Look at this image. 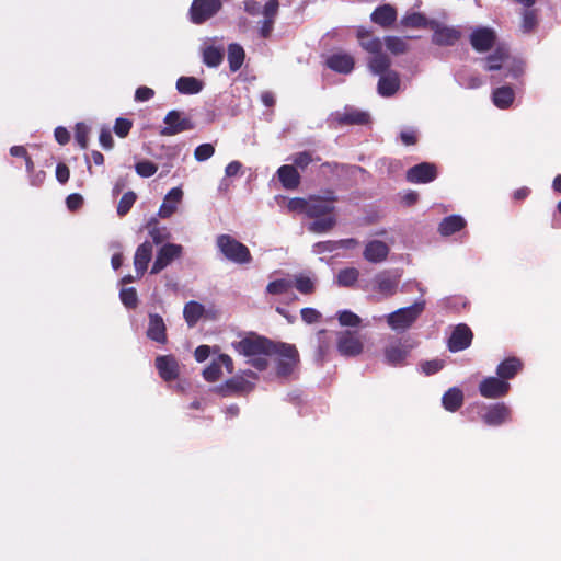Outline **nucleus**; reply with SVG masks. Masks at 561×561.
<instances>
[{"instance_id": "obj_1", "label": "nucleus", "mask_w": 561, "mask_h": 561, "mask_svg": "<svg viewBox=\"0 0 561 561\" xmlns=\"http://www.w3.org/2000/svg\"><path fill=\"white\" fill-rule=\"evenodd\" d=\"M276 344L264 336L249 333L240 341L233 342L232 346L237 353L248 358L250 365L264 370L268 366L267 357L273 355Z\"/></svg>"}, {"instance_id": "obj_2", "label": "nucleus", "mask_w": 561, "mask_h": 561, "mask_svg": "<svg viewBox=\"0 0 561 561\" xmlns=\"http://www.w3.org/2000/svg\"><path fill=\"white\" fill-rule=\"evenodd\" d=\"M335 201L336 197L332 193H328L325 196H309L307 216L314 219L308 226L309 231L325 233L336 225Z\"/></svg>"}, {"instance_id": "obj_3", "label": "nucleus", "mask_w": 561, "mask_h": 561, "mask_svg": "<svg viewBox=\"0 0 561 561\" xmlns=\"http://www.w3.org/2000/svg\"><path fill=\"white\" fill-rule=\"evenodd\" d=\"M216 245L228 261L236 264H249L252 261L248 247L230 234H219L216 238Z\"/></svg>"}, {"instance_id": "obj_4", "label": "nucleus", "mask_w": 561, "mask_h": 561, "mask_svg": "<svg viewBox=\"0 0 561 561\" xmlns=\"http://www.w3.org/2000/svg\"><path fill=\"white\" fill-rule=\"evenodd\" d=\"M486 70H500L505 71L504 77L519 78L525 70V65L519 59L510 58L506 49L497 48L494 54L486 57Z\"/></svg>"}, {"instance_id": "obj_5", "label": "nucleus", "mask_w": 561, "mask_h": 561, "mask_svg": "<svg viewBox=\"0 0 561 561\" xmlns=\"http://www.w3.org/2000/svg\"><path fill=\"white\" fill-rule=\"evenodd\" d=\"M425 302L423 300L414 302L412 306L400 308L387 314L386 321L393 331H404L412 327L421 313L424 311Z\"/></svg>"}, {"instance_id": "obj_6", "label": "nucleus", "mask_w": 561, "mask_h": 561, "mask_svg": "<svg viewBox=\"0 0 561 561\" xmlns=\"http://www.w3.org/2000/svg\"><path fill=\"white\" fill-rule=\"evenodd\" d=\"M279 356L277 362V375L280 377L289 376L297 367L299 362L298 351L295 345L277 343L273 355Z\"/></svg>"}, {"instance_id": "obj_7", "label": "nucleus", "mask_w": 561, "mask_h": 561, "mask_svg": "<svg viewBox=\"0 0 561 561\" xmlns=\"http://www.w3.org/2000/svg\"><path fill=\"white\" fill-rule=\"evenodd\" d=\"M220 8V0H194L190 9L191 21L195 24L204 23L214 16Z\"/></svg>"}, {"instance_id": "obj_8", "label": "nucleus", "mask_w": 561, "mask_h": 561, "mask_svg": "<svg viewBox=\"0 0 561 561\" xmlns=\"http://www.w3.org/2000/svg\"><path fill=\"white\" fill-rule=\"evenodd\" d=\"M165 126L160 130L161 136H173L194 128L192 121L179 111H170L164 117Z\"/></svg>"}, {"instance_id": "obj_9", "label": "nucleus", "mask_w": 561, "mask_h": 561, "mask_svg": "<svg viewBox=\"0 0 561 561\" xmlns=\"http://www.w3.org/2000/svg\"><path fill=\"white\" fill-rule=\"evenodd\" d=\"M400 283V275L393 272L383 271L378 273L373 279V290L388 298L397 293Z\"/></svg>"}, {"instance_id": "obj_10", "label": "nucleus", "mask_w": 561, "mask_h": 561, "mask_svg": "<svg viewBox=\"0 0 561 561\" xmlns=\"http://www.w3.org/2000/svg\"><path fill=\"white\" fill-rule=\"evenodd\" d=\"M182 245L175 243H167L162 245L157 253V257L151 267V274H158L164 270L171 262L181 256Z\"/></svg>"}, {"instance_id": "obj_11", "label": "nucleus", "mask_w": 561, "mask_h": 561, "mask_svg": "<svg viewBox=\"0 0 561 561\" xmlns=\"http://www.w3.org/2000/svg\"><path fill=\"white\" fill-rule=\"evenodd\" d=\"M430 27L434 31L433 43L439 46H451L461 36V32L457 27L440 25L436 21H431Z\"/></svg>"}, {"instance_id": "obj_12", "label": "nucleus", "mask_w": 561, "mask_h": 561, "mask_svg": "<svg viewBox=\"0 0 561 561\" xmlns=\"http://www.w3.org/2000/svg\"><path fill=\"white\" fill-rule=\"evenodd\" d=\"M510 383L500 377H486L479 385V392L488 399L504 397L510 391Z\"/></svg>"}, {"instance_id": "obj_13", "label": "nucleus", "mask_w": 561, "mask_h": 561, "mask_svg": "<svg viewBox=\"0 0 561 561\" xmlns=\"http://www.w3.org/2000/svg\"><path fill=\"white\" fill-rule=\"evenodd\" d=\"M495 32L491 27L480 26L472 31L470 43L477 51H486L494 45Z\"/></svg>"}, {"instance_id": "obj_14", "label": "nucleus", "mask_w": 561, "mask_h": 561, "mask_svg": "<svg viewBox=\"0 0 561 561\" xmlns=\"http://www.w3.org/2000/svg\"><path fill=\"white\" fill-rule=\"evenodd\" d=\"M332 119L339 125H364L369 122V115L352 106H346L342 112L333 113Z\"/></svg>"}, {"instance_id": "obj_15", "label": "nucleus", "mask_w": 561, "mask_h": 561, "mask_svg": "<svg viewBox=\"0 0 561 561\" xmlns=\"http://www.w3.org/2000/svg\"><path fill=\"white\" fill-rule=\"evenodd\" d=\"M472 336H473L472 332L468 325L458 324L454 329V331L448 340L449 351L455 353V352L466 350L467 347L470 346Z\"/></svg>"}, {"instance_id": "obj_16", "label": "nucleus", "mask_w": 561, "mask_h": 561, "mask_svg": "<svg viewBox=\"0 0 561 561\" xmlns=\"http://www.w3.org/2000/svg\"><path fill=\"white\" fill-rule=\"evenodd\" d=\"M436 176V167L428 162L414 165L407 172V180L411 183H428L434 181Z\"/></svg>"}, {"instance_id": "obj_17", "label": "nucleus", "mask_w": 561, "mask_h": 561, "mask_svg": "<svg viewBox=\"0 0 561 561\" xmlns=\"http://www.w3.org/2000/svg\"><path fill=\"white\" fill-rule=\"evenodd\" d=\"M337 351L343 356H356L362 353L363 343L356 334L345 331L339 336Z\"/></svg>"}, {"instance_id": "obj_18", "label": "nucleus", "mask_w": 561, "mask_h": 561, "mask_svg": "<svg viewBox=\"0 0 561 561\" xmlns=\"http://www.w3.org/2000/svg\"><path fill=\"white\" fill-rule=\"evenodd\" d=\"M278 7L279 3L277 0H268L265 3L262 12L264 19L260 22L259 27V33L261 37L267 38L271 36L274 28L275 19L278 13Z\"/></svg>"}, {"instance_id": "obj_19", "label": "nucleus", "mask_w": 561, "mask_h": 561, "mask_svg": "<svg viewBox=\"0 0 561 561\" xmlns=\"http://www.w3.org/2000/svg\"><path fill=\"white\" fill-rule=\"evenodd\" d=\"M412 347L413 345L409 344L408 341H394L390 343L385 350L387 363L393 366L401 365L405 360Z\"/></svg>"}, {"instance_id": "obj_20", "label": "nucleus", "mask_w": 561, "mask_h": 561, "mask_svg": "<svg viewBox=\"0 0 561 561\" xmlns=\"http://www.w3.org/2000/svg\"><path fill=\"white\" fill-rule=\"evenodd\" d=\"M226 367L227 371L231 374L233 371V362L229 355L221 354L213 363L203 370L204 378L214 382L217 381L221 376V367Z\"/></svg>"}, {"instance_id": "obj_21", "label": "nucleus", "mask_w": 561, "mask_h": 561, "mask_svg": "<svg viewBox=\"0 0 561 561\" xmlns=\"http://www.w3.org/2000/svg\"><path fill=\"white\" fill-rule=\"evenodd\" d=\"M482 419L488 425L499 426L511 420V409L503 402L492 404L483 414Z\"/></svg>"}, {"instance_id": "obj_22", "label": "nucleus", "mask_w": 561, "mask_h": 561, "mask_svg": "<svg viewBox=\"0 0 561 561\" xmlns=\"http://www.w3.org/2000/svg\"><path fill=\"white\" fill-rule=\"evenodd\" d=\"M354 58L351 54L337 51L327 58V66L340 73H350L354 68Z\"/></svg>"}, {"instance_id": "obj_23", "label": "nucleus", "mask_w": 561, "mask_h": 561, "mask_svg": "<svg viewBox=\"0 0 561 561\" xmlns=\"http://www.w3.org/2000/svg\"><path fill=\"white\" fill-rule=\"evenodd\" d=\"M167 328L161 316L157 313H149V323L147 329V336L153 342L159 344L167 343Z\"/></svg>"}, {"instance_id": "obj_24", "label": "nucleus", "mask_w": 561, "mask_h": 561, "mask_svg": "<svg viewBox=\"0 0 561 561\" xmlns=\"http://www.w3.org/2000/svg\"><path fill=\"white\" fill-rule=\"evenodd\" d=\"M183 191L180 187H173L165 195L162 205L159 208L158 215L161 218L171 217L178 209V206L182 202Z\"/></svg>"}, {"instance_id": "obj_25", "label": "nucleus", "mask_w": 561, "mask_h": 561, "mask_svg": "<svg viewBox=\"0 0 561 561\" xmlns=\"http://www.w3.org/2000/svg\"><path fill=\"white\" fill-rule=\"evenodd\" d=\"M389 251L388 244L373 240L366 244L363 255L370 263H381L387 259Z\"/></svg>"}, {"instance_id": "obj_26", "label": "nucleus", "mask_w": 561, "mask_h": 561, "mask_svg": "<svg viewBox=\"0 0 561 561\" xmlns=\"http://www.w3.org/2000/svg\"><path fill=\"white\" fill-rule=\"evenodd\" d=\"M151 259L152 243L150 241H145L136 249L134 256V266L138 277L144 275Z\"/></svg>"}, {"instance_id": "obj_27", "label": "nucleus", "mask_w": 561, "mask_h": 561, "mask_svg": "<svg viewBox=\"0 0 561 561\" xmlns=\"http://www.w3.org/2000/svg\"><path fill=\"white\" fill-rule=\"evenodd\" d=\"M156 367L160 377L165 381L173 380L178 377V363L172 356H158L156 358Z\"/></svg>"}, {"instance_id": "obj_28", "label": "nucleus", "mask_w": 561, "mask_h": 561, "mask_svg": "<svg viewBox=\"0 0 561 561\" xmlns=\"http://www.w3.org/2000/svg\"><path fill=\"white\" fill-rule=\"evenodd\" d=\"M257 375L251 370L244 371L242 376H237L227 381V387L238 392H249L254 388Z\"/></svg>"}, {"instance_id": "obj_29", "label": "nucleus", "mask_w": 561, "mask_h": 561, "mask_svg": "<svg viewBox=\"0 0 561 561\" xmlns=\"http://www.w3.org/2000/svg\"><path fill=\"white\" fill-rule=\"evenodd\" d=\"M400 87V79L397 72L389 71L380 76L378 82V93L381 96L393 95Z\"/></svg>"}, {"instance_id": "obj_30", "label": "nucleus", "mask_w": 561, "mask_h": 561, "mask_svg": "<svg viewBox=\"0 0 561 561\" xmlns=\"http://www.w3.org/2000/svg\"><path fill=\"white\" fill-rule=\"evenodd\" d=\"M370 19L374 23L388 27L396 21L397 11L391 4H383L375 9Z\"/></svg>"}, {"instance_id": "obj_31", "label": "nucleus", "mask_w": 561, "mask_h": 561, "mask_svg": "<svg viewBox=\"0 0 561 561\" xmlns=\"http://www.w3.org/2000/svg\"><path fill=\"white\" fill-rule=\"evenodd\" d=\"M278 180L286 190H295L300 183V175L294 165L285 164L277 170Z\"/></svg>"}, {"instance_id": "obj_32", "label": "nucleus", "mask_w": 561, "mask_h": 561, "mask_svg": "<svg viewBox=\"0 0 561 561\" xmlns=\"http://www.w3.org/2000/svg\"><path fill=\"white\" fill-rule=\"evenodd\" d=\"M357 37L360 46L371 54V56L382 51L383 42L378 37L370 36L369 32L366 30H358Z\"/></svg>"}, {"instance_id": "obj_33", "label": "nucleus", "mask_w": 561, "mask_h": 561, "mask_svg": "<svg viewBox=\"0 0 561 561\" xmlns=\"http://www.w3.org/2000/svg\"><path fill=\"white\" fill-rule=\"evenodd\" d=\"M522 369V362L516 357H510L499 364L496 368L497 376L507 381L512 379Z\"/></svg>"}, {"instance_id": "obj_34", "label": "nucleus", "mask_w": 561, "mask_h": 561, "mask_svg": "<svg viewBox=\"0 0 561 561\" xmlns=\"http://www.w3.org/2000/svg\"><path fill=\"white\" fill-rule=\"evenodd\" d=\"M515 98L514 90L511 87L504 85L495 89L492 93V100L496 107L507 108L511 106Z\"/></svg>"}, {"instance_id": "obj_35", "label": "nucleus", "mask_w": 561, "mask_h": 561, "mask_svg": "<svg viewBox=\"0 0 561 561\" xmlns=\"http://www.w3.org/2000/svg\"><path fill=\"white\" fill-rule=\"evenodd\" d=\"M442 402L447 411L455 412L463 402V393L459 388L453 387L443 396Z\"/></svg>"}, {"instance_id": "obj_36", "label": "nucleus", "mask_w": 561, "mask_h": 561, "mask_svg": "<svg viewBox=\"0 0 561 561\" xmlns=\"http://www.w3.org/2000/svg\"><path fill=\"white\" fill-rule=\"evenodd\" d=\"M466 225V220L459 215H451L444 218L439 225V232L443 236H450L461 230Z\"/></svg>"}, {"instance_id": "obj_37", "label": "nucleus", "mask_w": 561, "mask_h": 561, "mask_svg": "<svg viewBox=\"0 0 561 561\" xmlns=\"http://www.w3.org/2000/svg\"><path fill=\"white\" fill-rule=\"evenodd\" d=\"M245 53L241 45L233 43L228 47V62L232 72L238 71L244 61Z\"/></svg>"}, {"instance_id": "obj_38", "label": "nucleus", "mask_w": 561, "mask_h": 561, "mask_svg": "<svg viewBox=\"0 0 561 561\" xmlns=\"http://www.w3.org/2000/svg\"><path fill=\"white\" fill-rule=\"evenodd\" d=\"M203 62L208 67H218L224 59V49L213 45L203 48Z\"/></svg>"}, {"instance_id": "obj_39", "label": "nucleus", "mask_w": 561, "mask_h": 561, "mask_svg": "<svg viewBox=\"0 0 561 561\" xmlns=\"http://www.w3.org/2000/svg\"><path fill=\"white\" fill-rule=\"evenodd\" d=\"M202 88V82L194 77H181L176 81V89L182 94H196Z\"/></svg>"}, {"instance_id": "obj_40", "label": "nucleus", "mask_w": 561, "mask_h": 561, "mask_svg": "<svg viewBox=\"0 0 561 561\" xmlns=\"http://www.w3.org/2000/svg\"><path fill=\"white\" fill-rule=\"evenodd\" d=\"M368 67L374 75H383L390 67V58L380 51L370 57Z\"/></svg>"}, {"instance_id": "obj_41", "label": "nucleus", "mask_w": 561, "mask_h": 561, "mask_svg": "<svg viewBox=\"0 0 561 561\" xmlns=\"http://www.w3.org/2000/svg\"><path fill=\"white\" fill-rule=\"evenodd\" d=\"M204 312V307L196 302V301H190L185 305L183 314L185 318V321L190 327H193L196 324V322L199 320Z\"/></svg>"}, {"instance_id": "obj_42", "label": "nucleus", "mask_w": 561, "mask_h": 561, "mask_svg": "<svg viewBox=\"0 0 561 561\" xmlns=\"http://www.w3.org/2000/svg\"><path fill=\"white\" fill-rule=\"evenodd\" d=\"M147 228L154 244H160L170 238L168 229L165 227H160L154 218L150 219Z\"/></svg>"}, {"instance_id": "obj_43", "label": "nucleus", "mask_w": 561, "mask_h": 561, "mask_svg": "<svg viewBox=\"0 0 561 561\" xmlns=\"http://www.w3.org/2000/svg\"><path fill=\"white\" fill-rule=\"evenodd\" d=\"M431 21H428L422 13L419 12H411L407 13L401 19V25L404 27H430Z\"/></svg>"}, {"instance_id": "obj_44", "label": "nucleus", "mask_w": 561, "mask_h": 561, "mask_svg": "<svg viewBox=\"0 0 561 561\" xmlns=\"http://www.w3.org/2000/svg\"><path fill=\"white\" fill-rule=\"evenodd\" d=\"M359 276V271L355 267H346L341 270L336 275V283L343 287L353 286Z\"/></svg>"}, {"instance_id": "obj_45", "label": "nucleus", "mask_w": 561, "mask_h": 561, "mask_svg": "<svg viewBox=\"0 0 561 561\" xmlns=\"http://www.w3.org/2000/svg\"><path fill=\"white\" fill-rule=\"evenodd\" d=\"M383 44L387 47V49L394 55H400L408 50V44L401 37L386 36L383 39Z\"/></svg>"}, {"instance_id": "obj_46", "label": "nucleus", "mask_w": 561, "mask_h": 561, "mask_svg": "<svg viewBox=\"0 0 561 561\" xmlns=\"http://www.w3.org/2000/svg\"><path fill=\"white\" fill-rule=\"evenodd\" d=\"M457 80L460 85L467 89H476L482 84V79L469 71H461L457 75Z\"/></svg>"}, {"instance_id": "obj_47", "label": "nucleus", "mask_w": 561, "mask_h": 561, "mask_svg": "<svg viewBox=\"0 0 561 561\" xmlns=\"http://www.w3.org/2000/svg\"><path fill=\"white\" fill-rule=\"evenodd\" d=\"M291 287L293 284L289 279L282 278L271 282L266 287V291L271 295H282L289 291Z\"/></svg>"}, {"instance_id": "obj_48", "label": "nucleus", "mask_w": 561, "mask_h": 561, "mask_svg": "<svg viewBox=\"0 0 561 561\" xmlns=\"http://www.w3.org/2000/svg\"><path fill=\"white\" fill-rule=\"evenodd\" d=\"M136 194L131 191L129 192H126L119 203H118V206H117V214L119 216H125L129 210L130 208L133 207V205L135 204L136 202Z\"/></svg>"}, {"instance_id": "obj_49", "label": "nucleus", "mask_w": 561, "mask_h": 561, "mask_svg": "<svg viewBox=\"0 0 561 561\" xmlns=\"http://www.w3.org/2000/svg\"><path fill=\"white\" fill-rule=\"evenodd\" d=\"M137 174L141 178H150L158 171V165L149 160H142L135 164Z\"/></svg>"}, {"instance_id": "obj_50", "label": "nucleus", "mask_w": 561, "mask_h": 561, "mask_svg": "<svg viewBox=\"0 0 561 561\" xmlns=\"http://www.w3.org/2000/svg\"><path fill=\"white\" fill-rule=\"evenodd\" d=\"M119 298L123 305L127 308H136L138 305V296L136 289L133 287L122 288L119 293Z\"/></svg>"}, {"instance_id": "obj_51", "label": "nucleus", "mask_w": 561, "mask_h": 561, "mask_svg": "<svg viewBox=\"0 0 561 561\" xmlns=\"http://www.w3.org/2000/svg\"><path fill=\"white\" fill-rule=\"evenodd\" d=\"M337 319L341 325L343 327H358L360 324V318L350 311V310H343L337 313Z\"/></svg>"}, {"instance_id": "obj_52", "label": "nucleus", "mask_w": 561, "mask_h": 561, "mask_svg": "<svg viewBox=\"0 0 561 561\" xmlns=\"http://www.w3.org/2000/svg\"><path fill=\"white\" fill-rule=\"evenodd\" d=\"M308 204H309V197L306 198H290L287 202V209L290 213H297V214H308Z\"/></svg>"}, {"instance_id": "obj_53", "label": "nucleus", "mask_w": 561, "mask_h": 561, "mask_svg": "<svg viewBox=\"0 0 561 561\" xmlns=\"http://www.w3.org/2000/svg\"><path fill=\"white\" fill-rule=\"evenodd\" d=\"M215 153V147L211 144H202L194 150V158L198 162H204L210 159Z\"/></svg>"}, {"instance_id": "obj_54", "label": "nucleus", "mask_w": 561, "mask_h": 561, "mask_svg": "<svg viewBox=\"0 0 561 561\" xmlns=\"http://www.w3.org/2000/svg\"><path fill=\"white\" fill-rule=\"evenodd\" d=\"M88 135L89 128L83 123H79L76 126L75 138L76 141L80 145L81 148H87L88 146Z\"/></svg>"}, {"instance_id": "obj_55", "label": "nucleus", "mask_w": 561, "mask_h": 561, "mask_svg": "<svg viewBox=\"0 0 561 561\" xmlns=\"http://www.w3.org/2000/svg\"><path fill=\"white\" fill-rule=\"evenodd\" d=\"M296 288L301 294H311L314 289V283L310 277L299 276L296 278Z\"/></svg>"}, {"instance_id": "obj_56", "label": "nucleus", "mask_w": 561, "mask_h": 561, "mask_svg": "<svg viewBox=\"0 0 561 561\" xmlns=\"http://www.w3.org/2000/svg\"><path fill=\"white\" fill-rule=\"evenodd\" d=\"M300 314L307 324L316 323L321 319V313L314 308H302Z\"/></svg>"}, {"instance_id": "obj_57", "label": "nucleus", "mask_w": 561, "mask_h": 561, "mask_svg": "<svg viewBox=\"0 0 561 561\" xmlns=\"http://www.w3.org/2000/svg\"><path fill=\"white\" fill-rule=\"evenodd\" d=\"M133 124L129 119L117 118L114 125V131L118 137H125L129 133Z\"/></svg>"}, {"instance_id": "obj_58", "label": "nucleus", "mask_w": 561, "mask_h": 561, "mask_svg": "<svg viewBox=\"0 0 561 561\" xmlns=\"http://www.w3.org/2000/svg\"><path fill=\"white\" fill-rule=\"evenodd\" d=\"M334 251H336V244L333 240L317 242L312 247V252L316 254H322Z\"/></svg>"}, {"instance_id": "obj_59", "label": "nucleus", "mask_w": 561, "mask_h": 561, "mask_svg": "<svg viewBox=\"0 0 561 561\" xmlns=\"http://www.w3.org/2000/svg\"><path fill=\"white\" fill-rule=\"evenodd\" d=\"M291 161L296 167L305 169L312 162V157L309 152L304 151L293 156Z\"/></svg>"}, {"instance_id": "obj_60", "label": "nucleus", "mask_w": 561, "mask_h": 561, "mask_svg": "<svg viewBox=\"0 0 561 561\" xmlns=\"http://www.w3.org/2000/svg\"><path fill=\"white\" fill-rule=\"evenodd\" d=\"M10 153L13 157H22L25 159L27 171H32L33 162L31 158L27 156L26 149L23 146H13L10 149Z\"/></svg>"}, {"instance_id": "obj_61", "label": "nucleus", "mask_w": 561, "mask_h": 561, "mask_svg": "<svg viewBox=\"0 0 561 561\" xmlns=\"http://www.w3.org/2000/svg\"><path fill=\"white\" fill-rule=\"evenodd\" d=\"M536 25V15L534 11L526 10L523 13L522 27L524 32H530Z\"/></svg>"}, {"instance_id": "obj_62", "label": "nucleus", "mask_w": 561, "mask_h": 561, "mask_svg": "<svg viewBox=\"0 0 561 561\" xmlns=\"http://www.w3.org/2000/svg\"><path fill=\"white\" fill-rule=\"evenodd\" d=\"M444 366V362L440 360V359H433V360H430V362H425L423 365H422V370L426 374V375H432V374H435L437 371H439Z\"/></svg>"}, {"instance_id": "obj_63", "label": "nucleus", "mask_w": 561, "mask_h": 561, "mask_svg": "<svg viewBox=\"0 0 561 561\" xmlns=\"http://www.w3.org/2000/svg\"><path fill=\"white\" fill-rule=\"evenodd\" d=\"M154 91L148 87H139L135 92V100L138 102L149 101L153 98Z\"/></svg>"}, {"instance_id": "obj_64", "label": "nucleus", "mask_w": 561, "mask_h": 561, "mask_svg": "<svg viewBox=\"0 0 561 561\" xmlns=\"http://www.w3.org/2000/svg\"><path fill=\"white\" fill-rule=\"evenodd\" d=\"M66 203H67V207L70 209V210H76L78 209L79 207H81L82 203H83V198L80 194H71L67 197L66 199Z\"/></svg>"}]
</instances>
